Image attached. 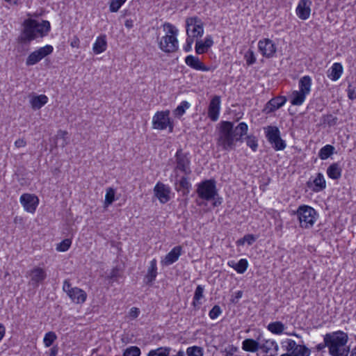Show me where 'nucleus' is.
Instances as JSON below:
<instances>
[{"mask_svg":"<svg viewBox=\"0 0 356 356\" xmlns=\"http://www.w3.org/2000/svg\"><path fill=\"white\" fill-rule=\"evenodd\" d=\"M248 127L245 122L239 123L234 128V123L229 121H222L220 123L217 145L221 149L230 152L235 149L236 143L242 142L243 137L246 135Z\"/></svg>","mask_w":356,"mask_h":356,"instance_id":"obj_1","label":"nucleus"},{"mask_svg":"<svg viewBox=\"0 0 356 356\" xmlns=\"http://www.w3.org/2000/svg\"><path fill=\"white\" fill-rule=\"evenodd\" d=\"M23 26L22 32L18 38V41L23 44H28L38 37L46 36L51 29L49 21L38 22L32 19H26L23 23Z\"/></svg>","mask_w":356,"mask_h":356,"instance_id":"obj_2","label":"nucleus"},{"mask_svg":"<svg viewBox=\"0 0 356 356\" xmlns=\"http://www.w3.org/2000/svg\"><path fill=\"white\" fill-rule=\"evenodd\" d=\"M164 29H167V34L162 37L159 42V48L165 53L175 52L179 47L177 38L178 30L170 23L163 24Z\"/></svg>","mask_w":356,"mask_h":356,"instance_id":"obj_3","label":"nucleus"},{"mask_svg":"<svg viewBox=\"0 0 356 356\" xmlns=\"http://www.w3.org/2000/svg\"><path fill=\"white\" fill-rule=\"evenodd\" d=\"M196 193L198 197L206 201L215 200L218 195L216 181L213 179H206L197 185Z\"/></svg>","mask_w":356,"mask_h":356,"instance_id":"obj_4","label":"nucleus"},{"mask_svg":"<svg viewBox=\"0 0 356 356\" xmlns=\"http://www.w3.org/2000/svg\"><path fill=\"white\" fill-rule=\"evenodd\" d=\"M296 215L300 222V226L302 228H311L317 219V213L316 210L307 205L300 206L297 211Z\"/></svg>","mask_w":356,"mask_h":356,"instance_id":"obj_5","label":"nucleus"},{"mask_svg":"<svg viewBox=\"0 0 356 356\" xmlns=\"http://www.w3.org/2000/svg\"><path fill=\"white\" fill-rule=\"evenodd\" d=\"M264 129L267 140L275 151H281L286 148V142L282 139L280 131L277 127L268 126Z\"/></svg>","mask_w":356,"mask_h":356,"instance_id":"obj_6","label":"nucleus"},{"mask_svg":"<svg viewBox=\"0 0 356 356\" xmlns=\"http://www.w3.org/2000/svg\"><path fill=\"white\" fill-rule=\"evenodd\" d=\"M169 128V132L174 129L173 122L170 118V111H157L152 118V128L158 130H164Z\"/></svg>","mask_w":356,"mask_h":356,"instance_id":"obj_7","label":"nucleus"},{"mask_svg":"<svg viewBox=\"0 0 356 356\" xmlns=\"http://www.w3.org/2000/svg\"><path fill=\"white\" fill-rule=\"evenodd\" d=\"M324 341L330 351L337 347L345 346L348 343V337L343 331H337L326 334L324 336Z\"/></svg>","mask_w":356,"mask_h":356,"instance_id":"obj_8","label":"nucleus"},{"mask_svg":"<svg viewBox=\"0 0 356 356\" xmlns=\"http://www.w3.org/2000/svg\"><path fill=\"white\" fill-rule=\"evenodd\" d=\"M175 162L176 166L175 168V172L180 171L185 175H189L191 173V161L188 157V153L183 152L181 149H177L175 154Z\"/></svg>","mask_w":356,"mask_h":356,"instance_id":"obj_9","label":"nucleus"},{"mask_svg":"<svg viewBox=\"0 0 356 356\" xmlns=\"http://www.w3.org/2000/svg\"><path fill=\"white\" fill-rule=\"evenodd\" d=\"M186 33L188 37H201L204 33L203 23L197 17H188L186 20Z\"/></svg>","mask_w":356,"mask_h":356,"instance_id":"obj_10","label":"nucleus"},{"mask_svg":"<svg viewBox=\"0 0 356 356\" xmlns=\"http://www.w3.org/2000/svg\"><path fill=\"white\" fill-rule=\"evenodd\" d=\"M53 51L54 48L50 44H47L44 47L39 48L38 49L29 54L26 58V65L27 66L35 65L42 58L51 54Z\"/></svg>","mask_w":356,"mask_h":356,"instance_id":"obj_11","label":"nucleus"},{"mask_svg":"<svg viewBox=\"0 0 356 356\" xmlns=\"http://www.w3.org/2000/svg\"><path fill=\"white\" fill-rule=\"evenodd\" d=\"M26 276L30 278L29 285L33 288H37L40 284L44 281L47 273L43 268L37 266L27 271Z\"/></svg>","mask_w":356,"mask_h":356,"instance_id":"obj_12","label":"nucleus"},{"mask_svg":"<svg viewBox=\"0 0 356 356\" xmlns=\"http://www.w3.org/2000/svg\"><path fill=\"white\" fill-rule=\"evenodd\" d=\"M258 48L263 56L270 58H273L277 51V47L273 40L265 38L258 42Z\"/></svg>","mask_w":356,"mask_h":356,"instance_id":"obj_13","label":"nucleus"},{"mask_svg":"<svg viewBox=\"0 0 356 356\" xmlns=\"http://www.w3.org/2000/svg\"><path fill=\"white\" fill-rule=\"evenodd\" d=\"M257 341H259L260 349L264 353L266 354L270 353L269 356H275L277 355L279 347L275 341L264 339L261 334H259L258 336Z\"/></svg>","mask_w":356,"mask_h":356,"instance_id":"obj_14","label":"nucleus"},{"mask_svg":"<svg viewBox=\"0 0 356 356\" xmlns=\"http://www.w3.org/2000/svg\"><path fill=\"white\" fill-rule=\"evenodd\" d=\"M39 200L37 196L28 193L23 194L20 197V202L24 209L29 213H34L38 204Z\"/></svg>","mask_w":356,"mask_h":356,"instance_id":"obj_15","label":"nucleus"},{"mask_svg":"<svg viewBox=\"0 0 356 356\" xmlns=\"http://www.w3.org/2000/svg\"><path fill=\"white\" fill-rule=\"evenodd\" d=\"M154 192L161 203L165 204L170 199V188L163 183H157L154 186Z\"/></svg>","mask_w":356,"mask_h":356,"instance_id":"obj_16","label":"nucleus"},{"mask_svg":"<svg viewBox=\"0 0 356 356\" xmlns=\"http://www.w3.org/2000/svg\"><path fill=\"white\" fill-rule=\"evenodd\" d=\"M220 109V97L219 96H214L209 105L208 116L211 121L216 122L219 118V113Z\"/></svg>","mask_w":356,"mask_h":356,"instance_id":"obj_17","label":"nucleus"},{"mask_svg":"<svg viewBox=\"0 0 356 356\" xmlns=\"http://www.w3.org/2000/svg\"><path fill=\"white\" fill-rule=\"evenodd\" d=\"M182 254V247L177 245L174 247L161 260V263L163 266H168L176 262Z\"/></svg>","mask_w":356,"mask_h":356,"instance_id":"obj_18","label":"nucleus"},{"mask_svg":"<svg viewBox=\"0 0 356 356\" xmlns=\"http://www.w3.org/2000/svg\"><path fill=\"white\" fill-rule=\"evenodd\" d=\"M311 5L310 0H300L296 10L297 16L302 20L307 19L311 13Z\"/></svg>","mask_w":356,"mask_h":356,"instance_id":"obj_19","label":"nucleus"},{"mask_svg":"<svg viewBox=\"0 0 356 356\" xmlns=\"http://www.w3.org/2000/svg\"><path fill=\"white\" fill-rule=\"evenodd\" d=\"M307 186L309 188L316 193L324 190L326 188V181L323 175L318 172L313 181L309 179L307 182Z\"/></svg>","mask_w":356,"mask_h":356,"instance_id":"obj_20","label":"nucleus"},{"mask_svg":"<svg viewBox=\"0 0 356 356\" xmlns=\"http://www.w3.org/2000/svg\"><path fill=\"white\" fill-rule=\"evenodd\" d=\"M185 63L188 66L195 70L208 72L211 70V67L206 66L198 57L192 55L187 56L185 58Z\"/></svg>","mask_w":356,"mask_h":356,"instance_id":"obj_21","label":"nucleus"},{"mask_svg":"<svg viewBox=\"0 0 356 356\" xmlns=\"http://www.w3.org/2000/svg\"><path fill=\"white\" fill-rule=\"evenodd\" d=\"M286 99L285 97L280 96L272 98L266 105L264 111L267 113H272L280 108H281L286 103Z\"/></svg>","mask_w":356,"mask_h":356,"instance_id":"obj_22","label":"nucleus"},{"mask_svg":"<svg viewBox=\"0 0 356 356\" xmlns=\"http://www.w3.org/2000/svg\"><path fill=\"white\" fill-rule=\"evenodd\" d=\"M71 290L72 291L68 295V296L70 298L72 302L76 304H82L86 301L87 294L83 290L78 287H74L73 289Z\"/></svg>","mask_w":356,"mask_h":356,"instance_id":"obj_23","label":"nucleus"},{"mask_svg":"<svg viewBox=\"0 0 356 356\" xmlns=\"http://www.w3.org/2000/svg\"><path fill=\"white\" fill-rule=\"evenodd\" d=\"M157 275L156 260L155 259L150 261L147 273L145 277V282L147 284H152Z\"/></svg>","mask_w":356,"mask_h":356,"instance_id":"obj_24","label":"nucleus"},{"mask_svg":"<svg viewBox=\"0 0 356 356\" xmlns=\"http://www.w3.org/2000/svg\"><path fill=\"white\" fill-rule=\"evenodd\" d=\"M342 168L339 163H332L327 169V176L334 180H338L341 178Z\"/></svg>","mask_w":356,"mask_h":356,"instance_id":"obj_25","label":"nucleus"},{"mask_svg":"<svg viewBox=\"0 0 356 356\" xmlns=\"http://www.w3.org/2000/svg\"><path fill=\"white\" fill-rule=\"evenodd\" d=\"M107 48V41L106 35H101L96 39L92 47V50L95 54H99L104 51Z\"/></svg>","mask_w":356,"mask_h":356,"instance_id":"obj_26","label":"nucleus"},{"mask_svg":"<svg viewBox=\"0 0 356 356\" xmlns=\"http://www.w3.org/2000/svg\"><path fill=\"white\" fill-rule=\"evenodd\" d=\"M343 73V66L339 63H334L327 72V76L332 81L338 80Z\"/></svg>","mask_w":356,"mask_h":356,"instance_id":"obj_27","label":"nucleus"},{"mask_svg":"<svg viewBox=\"0 0 356 356\" xmlns=\"http://www.w3.org/2000/svg\"><path fill=\"white\" fill-rule=\"evenodd\" d=\"M227 264L240 274L245 273L248 267V261L245 259H241L237 263L234 261H229Z\"/></svg>","mask_w":356,"mask_h":356,"instance_id":"obj_28","label":"nucleus"},{"mask_svg":"<svg viewBox=\"0 0 356 356\" xmlns=\"http://www.w3.org/2000/svg\"><path fill=\"white\" fill-rule=\"evenodd\" d=\"M242 348L248 352H256L260 349V343L252 339H246L242 343Z\"/></svg>","mask_w":356,"mask_h":356,"instance_id":"obj_29","label":"nucleus"},{"mask_svg":"<svg viewBox=\"0 0 356 356\" xmlns=\"http://www.w3.org/2000/svg\"><path fill=\"white\" fill-rule=\"evenodd\" d=\"M48 97L44 95L33 96L30 103L33 109H40L47 103Z\"/></svg>","mask_w":356,"mask_h":356,"instance_id":"obj_30","label":"nucleus"},{"mask_svg":"<svg viewBox=\"0 0 356 356\" xmlns=\"http://www.w3.org/2000/svg\"><path fill=\"white\" fill-rule=\"evenodd\" d=\"M312 79L309 76H304L299 81V91L308 95L311 91Z\"/></svg>","mask_w":356,"mask_h":356,"instance_id":"obj_31","label":"nucleus"},{"mask_svg":"<svg viewBox=\"0 0 356 356\" xmlns=\"http://www.w3.org/2000/svg\"><path fill=\"white\" fill-rule=\"evenodd\" d=\"M306 94L299 90H294L291 97V103L294 106H300L303 104L306 98Z\"/></svg>","mask_w":356,"mask_h":356,"instance_id":"obj_32","label":"nucleus"},{"mask_svg":"<svg viewBox=\"0 0 356 356\" xmlns=\"http://www.w3.org/2000/svg\"><path fill=\"white\" fill-rule=\"evenodd\" d=\"M191 184L186 176H183L179 179V182L176 183V190L177 191H182L183 195H187L188 193Z\"/></svg>","mask_w":356,"mask_h":356,"instance_id":"obj_33","label":"nucleus"},{"mask_svg":"<svg viewBox=\"0 0 356 356\" xmlns=\"http://www.w3.org/2000/svg\"><path fill=\"white\" fill-rule=\"evenodd\" d=\"M334 149L335 148L334 146L331 145H326L320 149L318 152V157L322 160H325L334 154Z\"/></svg>","mask_w":356,"mask_h":356,"instance_id":"obj_34","label":"nucleus"},{"mask_svg":"<svg viewBox=\"0 0 356 356\" xmlns=\"http://www.w3.org/2000/svg\"><path fill=\"white\" fill-rule=\"evenodd\" d=\"M267 328L273 334H281L284 330V325L280 321H275L269 323Z\"/></svg>","mask_w":356,"mask_h":356,"instance_id":"obj_35","label":"nucleus"},{"mask_svg":"<svg viewBox=\"0 0 356 356\" xmlns=\"http://www.w3.org/2000/svg\"><path fill=\"white\" fill-rule=\"evenodd\" d=\"M350 353V346L345 345V346L337 347L333 350L329 351L331 356H348Z\"/></svg>","mask_w":356,"mask_h":356,"instance_id":"obj_36","label":"nucleus"},{"mask_svg":"<svg viewBox=\"0 0 356 356\" xmlns=\"http://www.w3.org/2000/svg\"><path fill=\"white\" fill-rule=\"evenodd\" d=\"M170 350V348L160 347L157 349L150 350L147 356H169Z\"/></svg>","mask_w":356,"mask_h":356,"instance_id":"obj_37","label":"nucleus"},{"mask_svg":"<svg viewBox=\"0 0 356 356\" xmlns=\"http://www.w3.org/2000/svg\"><path fill=\"white\" fill-rule=\"evenodd\" d=\"M190 107V104L187 101H183L181 104L174 110L173 113L175 116L180 118L184 113L186 109Z\"/></svg>","mask_w":356,"mask_h":356,"instance_id":"obj_38","label":"nucleus"},{"mask_svg":"<svg viewBox=\"0 0 356 356\" xmlns=\"http://www.w3.org/2000/svg\"><path fill=\"white\" fill-rule=\"evenodd\" d=\"M115 191L113 188H108L105 195L104 206L106 207L111 205L115 200Z\"/></svg>","mask_w":356,"mask_h":356,"instance_id":"obj_39","label":"nucleus"},{"mask_svg":"<svg viewBox=\"0 0 356 356\" xmlns=\"http://www.w3.org/2000/svg\"><path fill=\"white\" fill-rule=\"evenodd\" d=\"M204 288L202 285H198L196 287V289L195 291L194 296H193V305L194 307H196L200 303L198 301L203 298V293H204Z\"/></svg>","mask_w":356,"mask_h":356,"instance_id":"obj_40","label":"nucleus"},{"mask_svg":"<svg viewBox=\"0 0 356 356\" xmlns=\"http://www.w3.org/2000/svg\"><path fill=\"white\" fill-rule=\"evenodd\" d=\"M186 354L188 356H203L204 350L202 347L194 346L187 348Z\"/></svg>","mask_w":356,"mask_h":356,"instance_id":"obj_41","label":"nucleus"},{"mask_svg":"<svg viewBox=\"0 0 356 356\" xmlns=\"http://www.w3.org/2000/svg\"><path fill=\"white\" fill-rule=\"evenodd\" d=\"M57 339L56 334L54 332H49L45 334L43 342L46 347L51 346Z\"/></svg>","mask_w":356,"mask_h":356,"instance_id":"obj_42","label":"nucleus"},{"mask_svg":"<svg viewBox=\"0 0 356 356\" xmlns=\"http://www.w3.org/2000/svg\"><path fill=\"white\" fill-rule=\"evenodd\" d=\"M256 241V238L253 234H246L243 238L238 239L236 241L238 245H243L245 243H248V245H252Z\"/></svg>","mask_w":356,"mask_h":356,"instance_id":"obj_43","label":"nucleus"},{"mask_svg":"<svg viewBox=\"0 0 356 356\" xmlns=\"http://www.w3.org/2000/svg\"><path fill=\"white\" fill-rule=\"evenodd\" d=\"M127 0H110L109 10L112 13H116Z\"/></svg>","mask_w":356,"mask_h":356,"instance_id":"obj_44","label":"nucleus"},{"mask_svg":"<svg viewBox=\"0 0 356 356\" xmlns=\"http://www.w3.org/2000/svg\"><path fill=\"white\" fill-rule=\"evenodd\" d=\"M245 140L247 145L250 147L253 152H255L258 147V143L256 137L252 135L248 136L245 138Z\"/></svg>","mask_w":356,"mask_h":356,"instance_id":"obj_45","label":"nucleus"},{"mask_svg":"<svg viewBox=\"0 0 356 356\" xmlns=\"http://www.w3.org/2000/svg\"><path fill=\"white\" fill-rule=\"evenodd\" d=\"M140 350L137 346L127 348L123 353V356H140Z\"/></svg>","mask_w":356,"mask_h":356,"instance_id":"obj_46","label":"nucleus"},{"mask_svg":"<svg viewBox=\"0 0 356 356\" xmlns=\"http://www.w3.org/2000/svg\"><path fill=\"white\" fill-rule=\"evenodd\" d=\"M72 241L69 238L64 239L57 246L56 250L59 252H65L71 246Z\"/></svg>","mask_w":356,"mask_h":356,"instance_id":"obj_47","label":"nucleus"},{"mask_svg":"<svg viewBox=\"0 0 356 356\" xmlns=\"http://www.w3.org/2000/svg\"><path fill=\"white\" fill-rule=\"evenodd\" d=\"M222 313V309L218 305H214L209 311V316L211 319L217 318Z\"/></svg>","mask_w":356,"mask_h":356,"instance_id":"obj_48","label":"nucleus"},{"mask_svg":"<svg viewBox=\"0 0 356 356\" xmlns=\"http://www.w3.org/2000/svg\"><path fill=\"white\" fill-rule=\"evenodd\" d=\"M209 48L206 47L203 41L197 40L195 44V52L197 54H202L208 51Z\"/></svg>","mask_w":356,"mask_h":356,"instance_id":"obj_49","label":"nucleus"},{"mask_svg":"<svg viewBox=\"0 0 356 356\" xmlns=\"http://www.w3.org/2000/svg\"><path fill=\"white\" fill-rule=\"evenodd\" d=\"M325 122L327 123L330 127H332L337 124L338 118L332 114H329L325 117Z\"/></svg>","mask_w":356,"mask_h":356,"instance_id":"obj_50","label":"nucleus"},{"mask_svg":"<svg viewBox=\"0 0 356 356\" xmlns=\"http://www.w3.org/2000/svg\"><path fill=\"white\" fill-rule=\"evenodd\" d=\"M246 63L248 65H251L256 62V58L252 51H249L245 56Z\"/></svg>","mask_w":356,"mask_h":356,"instance_id":"obj_51","label":"nucleus"},{"mask_svg":"<svg viewBox=\"0 0 356 356\" xmlns=\"http://www.w3.org/2000/svg\"><path fill=\"white\" fill-rule=\"evenodd\" d=\"M300 346L297 345L296 341L292 339H288L287 340V346H286V350L288 352L297 350L298 349Z\"/></svg>","mask_w":356,"mask_h":356,"instance_id":"obj_52","label":"nucleus"},{"mask_svg":"<svg viewBox=\"0 0 356 356\" xmlns=\"http://www.w3.org/2000/svg\"><path fill=\"white\" fill-rule=\"evenodd\" d=\"M347 92L348 97L350 99L354 100L356 99V92L350 84L348 86Z\"/></svg>","mask_w":356,"mask_h":356,"instance_id":"obj_53","label":"nucleus"},{"mask_svg":"<svg viewBox=\"0 0 356 356\" xmlns=\"http://www.w3.org/2000/svg\"><path fill=\"white\" fill-rule=\"evenodd\" d=\"M299 356H309L310 350L305 346H300L298 348Z\"/></svg>","mask_w":356,"mask_h":356,"instance_id":"obj_54","label":"nucleus"},{"mask_svg":"<svg viewBox=\"0 0 356 356\" xmlns=\"http://www.w3.org/2000/svg\"><path fill=\"white\" fill-rule=\"evenodd\" d=\"M193 43V38L191 37H188L186 39V43L184 47V49L185 51H190L192 49V44Z\"/></svg>","mask_w":356,"mask_h":356,"instance_id":"obj_55","label":"nucleus"},{"mask_svg":"<svg viewBox=\"0 0 356 356\" xmlns=\"http://www.w3.org/2000/svg\"><path fill=\"white\" fill-rule=\"evenodd\" d=\"M74 287L71 286V284L68 280H65L63 286V291L67 294V296L72 291L71 289H73Z\"/></svg>","mask_w":356,"mask_h":356,"instance_id":"obj_56","label":"nucleus"},{"mask_svg":"<svg viewBox=\"0 0 356 356\" xmlns=\"http://www.w3.org/2000/svg\"><path fill=\"white\" fill-rule=\"evenodd\" d=\"M80 44V40L77 35H74L70 41V46L73 48H79Z\"/></svg>","mask_w":356,"mask_h":356,"instance_id":"obj_57","label":"nucleus"},{"mask_svg":"<svg viewBox=\"0 0 356 356\" xmlns=\"http://www.w3.org/2000/svg\"><path fill=\"white\" fill-rule=\"evenodd\" d=\"M26 145V141L24 138H19L15 142V146L17 148L23 147Z\"/></svg>","mask_w":356,"mask_h":356,"instance_id":"obj_58","label":"nucleus"},{"mask_svg":"<svg viewBox=\"0 0 356 356\" xmlns=\"http://www.w3.org/2000/svg\"><path fill=\"white\" fill-rule=\"evenodd\" d=\"M203 42L205 44L206 47H207L209 49L213 44V41L212 40V38L210 35H208L207 37H206L205 39H204V41Z\"/></svg>","mask_w":356,"mask_h":356,"instance_id":"obj_59","label":"nucleus"},{"mask_svg":"<svg viewBox=\"0 0 356 356\" xmlns=\"http://www.w3.org/2000/svg\"><path fill=\"white\" fill-rule=\"evenodd\" d=\"M119 275V270L118 268H113L112 269L111 272L110 273L109 277L110 279L113 280H115Z\"/></svg>","mask_w":356,"mask_h":356,"instance_id":"obj_60","label":"nucleus"},{"mask_svg":"<svg viewBox=\"0 0 356 356\" xmlns=\"http://www.w3.org/2000/svg\"><path fill=\"white\" fill-rule=\"evenodd\" d=\"M124 26L130 29L131 28H133L134 26V20L131 19H127L126 21H125V23H124Z\"/></svg>","mask_w":356,"mask_h":356,"instance_id":"obj_61","label":"nucleus"},{"mask_svg":"<svg viewBox=\"0 0 356 356\" xmlns=\"http://www.w3.org/2000/svg\"><path fill=\"white\" fill-rule=\"evenodd\" d=\"M213 200H214V202H213L212 204L214 207H218L219 205H220L222 204V198L219 197L218 195L217 197H216V199Z\"/></svg>","mask_w":356,"mask_h":356,"instance_id":"obj_62","label":"nucleus"},{"mask_svg":"<svg viewBox=\"0 0 356 356\" xmlns=\"http://www.w3.org/2000/svg\"><path fill=\"white\" fill-rule=\"evenodd\" d=\"M58 348L56 346H54L50 349L49 356H56L58 354Z\"/></svg>","mask_w":356,"mask_h":356,"instance_id":"obj_63","label":"nucleus"},{"mask_svg":"<svg viewBox=\"0 0 356 356\" xmlns=\"http://www.w3.org/2000/svg\"><path fill=\"white\" fill-rule=\"evenodd\" d=\"M349 354L350 356H356V346L352 348L351 350L350 349Z\"/></svg>","mask_w":356,"mask_h":356,"instance_id":"obj_64","label":"nucleus"}]
</instances>
